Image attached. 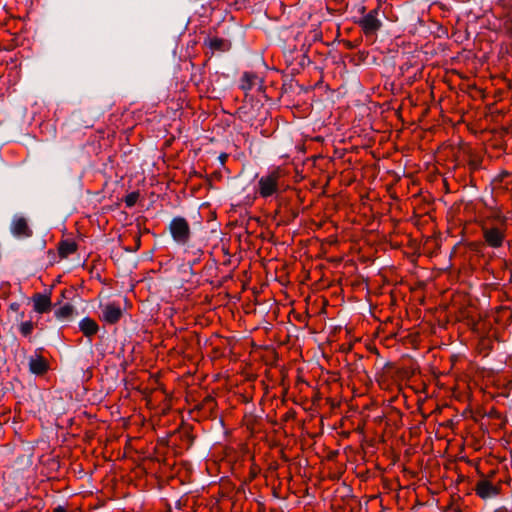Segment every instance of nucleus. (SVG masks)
Instances as JSON below:
<instances>
[{"label":"nucleus","instance_id":"obj_2","mask_svg":"<svg viewBox=\"0 0 512 512\" xmlns=\"http://www.w3.org/2000/svg\"><path fill=\"white\" fill-rule=\"evenodd\" d=\"M283 171L277 167L262 175L258 180L257 192L262 198L277 195L282 190Z\"/></svg>","mask_w":512,"mask_h":512},{"label":"nucleus","instance_id":"obj_7","mask_svg":"<svg viewBox=\"0 0 512 512\" xmlns=\"http://www.w3.org/2000/svg\"><path fill=\"white\" fill-rule=\"evenodd\" d=\"M11 232L17 238H28L32 235V230L24 217H15L13 219Z\"/></svg>","mask_w":512,"mask_h":512},{"label":"nucleus","instance_id":"obj_3","mask_svg":"<svg viewBox=\"0 0 512 512\" xmlns=\"http://www.w3.org/2000/svg\"><path fill=\"white\" fill-rule=\"evenodd\" d=\"M169 231L173 239L179 244H186L190 238V226L183 217H175L169 225Z\"/></svg>","mask_w":512,"mask_h":512},{"label":"nucleus","instance_id":"obj_11","mask_svg":"<svg viewBox=\"0 0 512 512\" xmlns=\"http://www.w3.org/2000/svg\"><path fill=\"white\" fill-rule=\"evenodd\" d=\"M29 368L34 374L40 375L46 372L47 363L43 357L37 356L35 358H31L29 362Z\"/></svg>","mask_w":512,"mask_h":512},{"label":"nucleus","instance_id":"obj_18","mask_svg":"<svg viewBox=\"0 0 512 512\" xmlns=\"http://www.w3.org/2000/svg\"><path fill=\"white\" fill-rule=\"evenodd\" d=\"M52 512H67V510L63 506H57Z\"/></svg>","mask_w":512,"mask_h":512},{"label":"nucleus","instance_id":"obj_6","mask_svg":"<svg viewBox=\"0 0 512 512\" xmlns=\"http://www.w3.org/2000/svg\"><path fill=\"white\" fill-rule=\"evenodd\" d=\"M204 45L212 54L215 52H226L231 48V43L228 40L217 35H209L204 40Z\"/></svg>","mask_w":512,"mask_h":512},{"label":"nucleus","instance_id":"obj_21","mask_svg":"<svg viewBox=\"0 0 512 512\" xmlns=\"http://www.w3.org/2000/svg\"><path fill=\"white\" fill-rule=\"evenodd\" d=\"M298 36H299V34H292V38H293V40H297V39H298Z\"/></svg>","mask_w":512,"mask_h":512},{"label":"nucleus","instance_id":"obj_4","mask_svg":"<svg viewBox=\"0 0 512 512\" xmlns=\"http://www.w3.org/2000/svg\"><path fill=\"white\" fill-rule=\"evenodd\" d=\"M502 485L494 484L487 478H482L474 486L475 494L482 500H488L497 497L501 492Z\"/></svg>","mask_w":512,"mask_h":512},{"label":"nucleus","instance_id":"obj_19","mask_svg":"<svg viewBox=\"0 0 512 512\" xmlns=\"http://www.w3.org/2000/svg\"><path fill=\"white\" fill-rule=\"evenodd\" d=\"M19 307H20V305H19L18 303H12V304L10 305V308H11L12 310H14V311H18V310H19Z\"/></svg>","mask_w":512,"mask_h":512},{"label":"nucleus","instance_id":"obj_1","mask_svg":"<svg viewBox=\"0 0 512 512\" xmlns=\"http://www.w3.org/2000/svg\"><path fill=\"white\" fill-rule=\"evenodd\" d=\"M477 223L487 247L499 249L504 246L507 239L508 223L501 212L492 211L488 215L481 216Z\"/></svg>","mask_w":512,"mask_h":512},{"label":"nucleus","instance_id":"obj_17","mask_svg":"<svg viewBox=\"0 0 512 512\" xmlns=\"http://www.w3.org/2000/svg\"><path fill=\"white\" fill-rule=\"evenodd\" d=\"M338 41H339V44H342L346 49H352L357 45V43L354 44L351 41L345 40V39H339Z\"/></svg>","mask_w":512,"mask_h":512},{"label":"nucleus","instance_id":"obj_13","mask_svg":"<svg viewBox=\"0 0 512 512\" xmlns=\"http://www.w3.org/2000/svg\"><path fill=\"white\" fill-rule=\"evenodd\" d=\"M74 307L71 304H65L55 311V317L59 321H67L72 318Z\"/></svg>","mask_w":512,"mask_h":512},{"label":"nucleus","instance_id":"obj_14","mask_svg":"<svg viewBox=\"0 0 512 512\" xmlns=\"http://www.w3.org/2000/svg\"><path fill=\"white\" fill-rule=\"evenodd\" d=\"M257 79L254 73L245 72L241 78V88L245 91L251 90L256 84Z\"/></svg>","mask_w":512,"mask_h":512},{"label":"nucleus","instance_id":"obj_22","mask_svg":"<svg viewBox=\"0 0 512 512\" xmlns=\"http://www.w3.org/2000/svg\"><path fill=\"white\" fill-rule=\"evenodd\" d=\"M509 32L512 33V30H510Z\"/></svg>","mask_w":512,"mask_h":512},{"label":"nucleus","instance_id":"obj_9","mask_svg":"<svg viewBox=\"0 0 512 512\" xmlns=\"http://www.w3.org/2000/svg\"><path fill=\"white\" fill-rule=\"evenodd\" d=\"M377 15L378 11L374 9L361 19L360 24L364 32L376 31L380 29L381 21L377 18Z\"/></svg>","mask_w":512,"mask_h":512},{"label":"nucleus","instance_id":"obj_5","mask_svg":"<svg viewBox=\"0 0 512 512\" xmlns=\"http://www.w3.org/2000/svg\"><path fill=\"white\" fill-rule=\"evenodd\" d=\"M122 317V309L119 304L108 303L102 307L101 320L108 324L117 323Z\"/></svg>","mask_w":512,"mask_h":512},{"label":"nucleus","instance_id":"obj_10","mask_svg":"<svg viewBox=\"0 0 512 512\" xmlns=\"http://www.w3.org/2000/svg\"><path fill=\"white\" fill-rule=\"evenodd\" d=\"M79 327H80L81 332L86 337H91V336L95 335L99 329L96 321L89 317L82 319L81 322L79 323Z\"/></svg>","mask_w":512,"mask_h":512},{"label":"nucleus","instance_id":"obj_12","mask_svg":"<svg viewBox=\"0 0 512 512\" xmlns=\"http://www.w3.org/2000/svg\"><path fill=\"white\" fill-rule=\"evenodd\" d=\"M76 250L77 245L73 241L66 240L59 243L58 252L62 258L68 257L69 255L75 253Z\"/></svg>","mask_w":512,"mask_h":512},{"label":"nucleus","instance_id":"obj_20","mask_svg":"<svg viewBox=\"0 0 512 512\" xmlns=\"http://www.w3.org/2000/svg\"><path fill=\"white\" fill-rule=\"evenodd\" d=\"M304 46H305V45H304V44H302V45H301V47H300V48H298V47H297V45H294L293 49H294V50H300V51H303V50H304Z\"/></svg>","mask_w":512,"mask_h":512},{"label":"nucleus","instance_id":"obj_8","mask_svg":"<svg viewBox=\"0 0 512 512\" xmlns=\"http://www.w3.org/2000/svg\"><path fill=\"white\" fill-rule=\"evenodd\" d=\"M32 302L34 311L39 314L47 313L51 310L52 302L50 293H35L32 296Z\"/></svg>","mask_w":512,"mask_h":512},{"label":"nucleus","instance_id":"obj_16","mask_svg":"<svg viewBox=\"0 0 512 512\" xmlns=\"http://www.w3.org/2000/svg\"><path fill=\"white\" fill-rule=\"evenodd\" d=\"M139 198L138 192H132L125 197V204L127 207H132L136 204Z\"/></svg>","mask_w":512,"mask_h":512},{"label":"nucleus","instance_id":"obj_15","mask_svg":"<svg viewBox=\"0 0 512 512\" xmlns=\"http://www.w3.org/2000/svg\"><path fill=\"white\" fill-rule=\"evenodd\" d=\"M33 330H34V324L30 320L22 322L19 325V331H20L21 335H23L24 337L30 336L32 334Z\"/></svg>","mask_w":512,"mask_h":512}]
</instances>
